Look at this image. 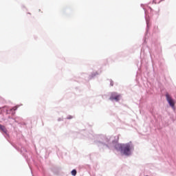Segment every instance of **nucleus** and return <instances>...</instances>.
<instances>
[{"label":"nucleus","mask_w":176,"mask_h":176,"mask_svg":"<svg viewBox=\"0 0 176 176\" xmlns=\"http://www.w3.org/2000/svg\"><path fill=\"white\" fill-rule=\"evenodd\" d=\"M110 100L111 101H113V100H115V101H119V100H120V95L114 92V93L111 94Z\"/></svg>","instance_id":"nucleus-3"},{"label":"nucleus","mask_w":176,"mask_h":176,"mask_svg":"<svg viewBox=\"0 0 176 176\" xmlns=\"http://www.w3.org/2000/svg\"><path fill=\"white\" fill-rule=\"evenodd\" d=\"M166 100L168 101L169 105L172 108H175V102L174 101V100H173V98H171V96H170L168 93L166 94Z\"/></svg>","instance_id":"nucleus-2"},{"label":"nucleus","mask_w":176,"mask_h":176,"mask_svg":"<svg viewBox=\"0 0 176 176\" xmlns=\"http://www.w3.org/2000/svg\"><path fill=\"white\" fill-rule=\"evenodd\" d=\"M0 130H1V131H3V133H8V130L6 129V127H5V126L0 124Z\"/></svg>","instance_id":"nucleus-4"},{"label":"nucleus","mask_w":176,"mask_h":176,"mask_svg":"<svg viewBox=\"0 0 176 176\" xmlns=\"http://www.w3.org/2000/svg\"><path fill=\"white\" fill-rule=\"evenodd\" d=\"M73 118H74V117L72 116H68L67 117V119H73Z\"/></svg>","instance_id":"nucleus-6"},{"label":"nucleus","mask_w":176,"mask_h":176,"mask_svg":"<svg viewBox=\"0 0 176 176\" xmlns=\"http://www.w3.org/2000/svg\"><path fill=\"white\" fill-rule=\"evenodd\" d=\"M72 175H74V176L76 175V170L74 169L72 170Z\"/></svg>","instance_id":"nucleus-5"},{"label":"nucleus","mask_w":176,"mask_h":176,"mask_svg":"<svg viewBox=\"0 0 176 176\" xmlns=\"http://www.w3.org/2000/svg\"><path fill=\"white\" fill-rule=\"evenodd\" d=\"M118 148H120L121 152L129 156L130 155V151H131V146L129 144H118Z\"/></svg>","instance_id":"nucleus-1"},{"label":"nucleus","mask_w":176,"mask_h":176,"mask_svg":"<svg viewBox=\"0 0 176 176\" xmlns=\"http://www.w3.org/2000/svg\"><path fill=\"white\" fill-rule=\"evenodd\" d=\"M12 109H13V111H16L17 110V107H14Z\"/></svg>","instance_id":"nucleus-7"}]
</instances>
